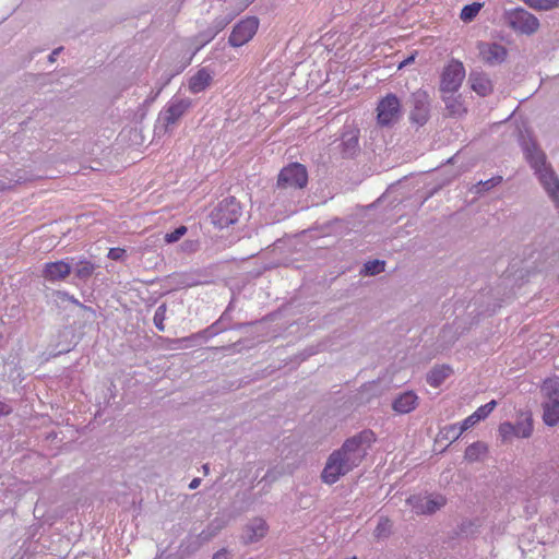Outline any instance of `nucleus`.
I'll use <instances>...</instances> for the list:
<instances>
[{"instance_id": "f704fd0d", "label": "nucleus", "mask_w": 559, "mask_h": 559, "mask_svg": "<svg viewBox=\"0 0 559 559\" xmlns=\"http://www.w3.org/2000/svg\"><path fill=\"white\" fill-rule=\"evenodd\" d=\"M496 405H497V402L495 400L488 402L487 404L478 407L474 412V417L478 418L479 421L487 418L488 415L495 409Z\"/></svg>"}, {"instance_id": "5fc2aeb1", "label": "nucleus", "mask_w": 559, "mask_h": 559, "mask_svg": "<svg viewBox=\"0 0 559 559\" xmlns=\"http://www.w3.org/2000/svg\"><path fill=\"white\" fill-rule=\"evenodd\" d=\"M203 471H204L205 474L209 473V471H210L209 464H204L203 465Z\"/></svg>"}, {"instance_id": "6e6d98bb", "label": "nucleus", "mask_w": 559, "mask_h": 559, "mask_svg": "<svg viewBox=\"0 0 559 559\" xmlns=\"http://www.w3.org/2000/svg\"><path fill=\"white\" fill-rule=\"evenodd\" d=\"M223 314H225V318H224V322L227 321V313L224 312Z\"/></svg>"}, {"instance_id": "9b49d317", "label": "nucleus", "mask_w": 559, "mask_h": 559, "mask_svg": "<svg viewBox=\"0 0 559 559\" xmlns=\"http://www.w3.org/2000/svg\"><path fill=\"white\" fill-rule=\"evenodd\" d=\"M406 502L416 514H433L445 506L447 499L441 495L428 497L415 495L411 496Z\"/></svg>"}, {"instance_id": "37998d69", "label": "nucleus", "mask_w": 559, "mask_h": 559, "mask_svg": "<svg viewBox=\"0 0 559 559\" xmlns=\"http://www.w3.org/2000/svg\"><path fill=\"white\" fill-rule=\"evenodd\" d=\"M388 525H389L388 520L380 521L374 531L376 536L377 537L386 536L388 535Z\"/></svg>"}, {"instance_id": "c756f323", "label": "nucleus", "mask_w": 559, "mask_h": 559, "mask_svg": "<svg viewBox=\"0 0 559 559\" xmlns=\"http://www.w3.org/2000/svg\"><path fill=\"white\" fill-rule=\"evenodd\" d=\"M480 9H481V4L478 2L467 4L462 9L460 17L464 22H471L475 19V16L478 14Z\"/></svg>"}, {"instance_id": "8fccbe9b", "label": "nucleus", "mask_w": 559, "mask_h": 559, "mask_svg": "<svg viewBox=\"0 0 559 559\" xmlns=\"http://www.w3.org/2000/svg\"><path fill=\"white\" fill-rule=\"evenodd\" d=\"M185 277H186V280H185V281H182V282H181V284H183V285H186V286H193V285H197V284H198V282L190 281V280L188 278V276H185Z\"/></svg>"}, {"instance_id": "ddd939ff", "label": "nucleus", "mask_w": 559, "mask_h": 559, "mask_svg": "<svg viewBox=\"0 0 559 559\" xmlns=\"http://www.w3.org/2000/svg\"><path fill=\"white\" fill-rule=\"evenodd\" d=\"M191 106L189 98H175L168 107L159 114L158 121L163 123L166 130L176 124Z\"/></svg>"}, {"instance_id": "b1692460", "label": "nucleus", "mask_w": 559, "mask_h": 559, "mask_svg": "<svg viewBox=\"0 0 559 559\" xmlns=\"http://www.w3.org/2000/svg\"><path fill=\"white\" fill-rule=\"evenodd\" d=\"M486 452L487 445L481 441H477L466 448L464 459L468 462H476L479 461L481 455Z\"/></svg>"}, {"instance_id": "72a5a7b5", "label": "nucleus", "mask_w": 559, "mask_h": 559, "mask_svg": "<svg viewBox=\"0 0 559 559\" xmlns=\"http://www.w3.org/2000/svg\"><path fill=\"white\" fill-rule=\"evenodd\" d=\"M162 234H153L145 239L144 247H142V252L152 251L154 249L158 250V247L162 245Z\"/></svg>"}, {"instance_id": "c03bdc74", "label": "nucleus", "mask_w": 559, "mask_h": 559, "mask_svg": "<svg viewBox=\"0 0 559 559\" xmlns=\"http://www.w3.org/2000/svg\"><path fill=\"white\" fill-rule=\"evenodd\" d=\"M126 254V250L122 248H111L108 252V258L111 260H121Z\"/></svg>"}, {"instance_id": "3c124183", "label": "nucleus", "mask_w": 559, "mask_h": 559, "mask_svg": "<svg viewBox=\"0 0 559 559\" xmlns=\"http://www.w3.org/2000/svg\"><path fill=\"white\" fill-rule=\"evenodd\" d=\"M60 50H61V48H58V49H55V50L51 52V55L49 56V60H50L51 62H53V61H55V58H56V56L59 53V51H60Z\"/></svg>"}, {"instance_id": "f3484780", "label": "nucleus", "mask_w": 559, "mask_h": 559, "mask_svg": "<svg viewBox=\"0 0 559 559\" xmlns=\"http://www.w3.org/2000/svg\"><path fill=\"white\" fill-rule=\"evenodd\" d=\"M468 83L479 96L489 95L493 88L489 76L483 72L472 71L468 75Z\"/></svg>"}, {"instance_id": "6e6552de", "label": "nucleus", "mask_w": 559, "mask_h": 559, "mask_svg": "<svg viewBox=\"0 0 559 559\" xmlns=\"http://www.w3.org/2000/svg\"><path fill=\"white\" fill-rule=\"evenodd\" d=\"M378 123L382 127H390L399 121L402 115L401 103L396 95L388 94L377 107Z\"/></svg>"}, {"instance_id": "cd10ccee", "label": "nucleus", "mask_w": 559, "mask_h": 559, "mask_svg": "<svg viewBox=\"0 0 559 559\" xmlns=\"http://www.w3.org/2000/svg\"><path fill=\"white\" fill-rule=\"evenodd\" d=\"M513 426L515 429V437H518V438H527L532 435V431H533L532 419L528 416L519 420Z\"/></svg>"}, {"instance_id": "49530a36", "label": "nucleus", "mask_w": 559, "mask_h": 559, "mask_svg": "<svg viewBox=\"0 0 559 559\" xmlns=\"http://www.w3.org/2000/svg\"><path fill=\"white\" fill-rule=\"evenodd\" d=\"M12 408L4 402H0V416L9 415Z\"/></svg>"}, {"instance_id": "20e7f679", "label": "nucleus", "mask_w": 559, "mask_h": 559, "mask_svg": "<svg viewBox=\"0 0 559 559\" xmlns=\"http://www.w3.org/2000/svg\"><path fill=\"white\" fill-rule=\"evenodd\" d=\"M307 182L306 167L299 163H292L280 171L276 191L281 194L287 190H300L307 186Z\"/></svg>"}, {"instance_id": "473e14b6", "label": "nucleus", "mask_w": 559, "mask_h": 559, "mask_svg": "<svg viewBox=\"0 0 559 559\" xmlns=\"http://www.w3.org/2000/svg\"><path fill=\"white\" fill-rule=\"evenodd\" d=\"M502 181V177L497 176L492 177L485 181H479L477 185H475V192L480 193L485 191H489L493 187L498 186Z\"/></svg>"}, {"instance_id": "7c9ffc66", "label": "nucleus", "mask_w": 559, "mask_h": 559, "mask_svg": "<svg viewBox=\"0 0 559 559\" xmlns=\"http://www.w3.org/2000/svg\"><path fill=\"white\" fill-rule=\"evenodd\" d=\"M188 231V228L183 225L177 227L174 231L162 235V241L166 243H175L180 240Z\"/></svg>"}, {"instance_id": "4c0bfd02", "label": "nucleus", "mask_w": 559, "mask_h": 559, "mask_svg": "<svg viewBox=\"0 0 559 559\" xmlns=\"http://www.w3.org/2000/svg\"><path fill=\"white\" fill-rule=\"evenodd\" d=\"M479 420L478 418L474 417V413L469 415L467 418H465L461 424L459 431L453 436V440H457L460 436L466 431L467 429L472 428L475 424H477Z\"/></svg>"}, {"instance_id": "9d476101", "label": "nucleus", "mask_w": 559, "mask_h": 559, "mask_svg": "<svg viewBox=\"0 0 559 559\" xmlns=\"http://www.w3.org/2000/svg\"><path fill=\"white\" fill-rule=\"evenodd\" d=\"M259 27V20L255 16H250L237 23L228 38V43L233 47H240L247 44L257 33Z\"/></svg>"}, {"instance_id": "0eeeda50", "label": "nucleus", "mask_w": 559, "mask_h": 559, "mask_svg": "<svg viewBox=\"0 0 559 559\" xmlns=\"http://www.w3.org/2000/svg\"><path fill=\"white\" fill-rule=\"evenodd\" d=\"M465 78V69L461 61L452 60L443 68L440 80V91L443 94L455 93Z\"/></svg>"}, {"instance_id": "a211bd4d", "label": "nucleus", "mask_w": 559, "mask_h": 559, "mask_svg": "<svg viewBox=\"0 0 559 559\" xmlns=\"http://www.w3.org/2000/svg\"><path fill=\"white\" fill-rule=\"evenodd\" d=\"M212 80H213L212 72L206 68H202L194 75H192L190 78L189 90L193 94L203 92L205 88H207L211 85Z\"/></svg>"}, {"instance_id": "423d86ee", "label": "nucleus", "mask_w": 559, "mask_h": 559, "mask_svg": "<svg viewBox=\"0 0 559 559\" xmlns=\"http://www.w3.org/2000/svg\"><path fill=\"white\" fill-rule=\"evenodd\" d=\"M504 19L512 29L521 34L532 35L539 27L538 19L523 8L507 11Z\"/></svg>"}, {"instance_id": "4468645a", "label": "nucleus", "mask_w": 559, "mask_h": 559, "mask_svg": "<svg viewBox=\"0 0 559 559\" xmlns=\"http://www.w3.org/2000/svg\"><path fill=\"white\" fill-rule=\"evenodd\" d=\"M477 48L481 60L488 66L502 63L508 55L507 48L498 43L480 41L478 43Z\"/></svg>"}, {"instance_id": "5701e85b", "label": "nucleus", "mask_w": 559, "mask_h": 559, "mask_svg": "<svg viewBox=\"0 0 559 559\" xmlns=\"http://www.w3.org/2000/svg\"><path fill=\"white\" fill-rule=\"evenodd\" d=\"M163 263L164 258L158 250L154 249L152 251L142 252V266L145 270H156L158 266H162Z\"/></svg>"}, {"instance_id": "7ed1b4c3", "label": "nucleus", "mask_w": 559, "mask_h": 559, "mask_svg": "<svg viewBox=\"0 0 559 559\" xmlns=\"http://www.w3.org/2000/svg\"><path fill=\"white\" fill-rule=\"evenodd\" d=\"M542 393L545 396L544 423L547 426H555L559 423V378L546 379L542 385Z\"/></svg>"}, {"instance_id": "2eb2a0df", "label": "nucleus", "mask_w": 559, "mask_h": 559, "mask_svg": "<svg viewBox=\"0 0 559 559\" xmlns=\"http://www.w3.org/2000/svg\"><path fill=\"white\" fill-rule=\"evenodd\" d=\"M72 271L71 262L67 260H58L47 262L41 270V277L47 282H61L64 281Z\"/></svg>"}, {"instance_id": "393cba45", "label": "nucleus", "mask_w": 559, "mask_h": 559, "mask_svg": "<svg viewBox=\"0 0 559 559\" xmlns=\"http://www.w3.org/2000/svg\"><path fill=\"white\" fill-rule=\"evenodd\" d=\"M224 318H225V314H222L217 321H215L213 324H211L209 328L204 329L203 331L199 332L198 334L193 335L192 337H195V338L201 337V336L212 337V336H215V335L219 334L221 332L227 330L228 326L226 324H224Z\"/></svg>"}, {"instance_id": "a878e982", "label": "nucleus", "mask_w": 559, "mask_h": 559, "mask_svg": "<svg viewBox=\"0 0 559 559\" xmlns=\"http://www.w3.org/2000/svg\"><path fill=\"white\" fill-rule=\"evenodd\" d=\"M224 318H225V314H222L217 321H215L213 324H211L209 328L204 329L203 331L199 332L198 334L193 335L192 337H195V338L201 337V336L212 337V336H215V335L219 334L221 332L227 330L228 326L226 324H224Z\"/></svg>"}, {"instance_id": "a18cd8bd", "label": "nucleus", "mask_w": 559, "mask_h": 559, "mask_svg": "<svg viewBox=\"0 0 559 559\" xmlns=\"http://www.w3.org/2000/svg\"><path fill=\"white\" fill-rule=\"evenodd\" d=\"M212 559H229V552L226 548H222L213 555Z\"/></svg>"}, {"instance_id": "4d7b16f0", "label": "nucleus", "mask_w": 559, "mask_h": 559, "mask_svg": "<svg viewBox=\"0 0 559 559\" xmlns=\"http://www.w3.org/2000/svg\"><path fill=\"white\" fill-rule=\"evenodd\" d=\"M350 559H357V558H356V557H353V558H350Z\"/></svg>"}, {"instance_id": "dca6fc26", "label": "nucleus", "mask_w": 559, "mask_h": 559, "mask_svg": "<svg viewBox=\"0 0 559 559\" xmlns=\"http://www.w3.org/2000/svg\"><path fill=\"white\" fill-rule=\"evenodd\" d=\"M269 526L261 518L250 520L243 527L241 539L243 544H253L262 539L267 533Z\"/></svg>"}, {"instance_id": "de8ad7c7", "label": "nucleus", "mask_w": 559, "mask_h": 559, "mask_svg": "<svg viewBox=\"0 0 559 559\" xmlns=\"http://www.w3.org/2000/svg\"><path fill=\"white\" fill-rule=\"evenodd\" d=\"M201 484V479L200 478H193L191 480V483L189 484V488L190 489H197Z\"/></svg>"}, {"instance_id": "09e8293b", "label": "nucleus", "mask_w": 559, "mask_h": 559, "mask_svg": "<svg viewBox=\"0 0 559 559\" xmlns=\"http://www.w3.org/2000/svg\"><path fill=\"white\" fill-rule=\"evenodd\" d=\"M236 345H237V344L235 343V344L227 345V346L213 347L212 349H214V350H219V349H222V350H229V349L234 348Z\"/></svg>"}, {"instance_id": "aec40b11", "label": "nucleus", "mask_w": 559, "mask_h": 559, "mask_svg": "<svg viewBox=\"0 0 559 559\" xmlns=\"http://www.w3.org/2000/svg\"><path fill=\"white\" fill-rule=\"evenodd\" d=\"M442 100L445 104V109L449 116L460 117L466 112V109L461 100V96H456L455 93L443 94Z\"/></svg>"}, {"instance_id": "4be33fe9", "label": "nucleus", "mask_w": 559, "mask_h": 559, "mask_svg": "<svg viewBox=\"0 0 559 559\" xmlns=\"http://www.w3.org/2000/svg\"><path fill=\"white\" fill-rule=\"evenodd\" d=\"M227 521L223 518H215L209 525L199 534L201 543H207L214 538L224 527H226Z\"/></svg>"}, {"instance_id": "58836bf2", "label": "nucleus", "mask_w": 559, "mask_h": 559, "mask_svg": "<svg viewBox=\"0 0 559 559\" xmlns=\"http://www.w3.org/2000/svg\"><path fill=\"white\" fill-rule=\"evenodd\" d=\"M499 433L503 440H509L512 437H515V429L513 424L511 423H502L499 426Z\"/></svg>"}, {"instance_id": "c85d7f7f", "label": "nucleus", "mask_w": 559, "mask_h": 559, "mask_svg": "<svg viewBox=\"0 0 559 559\" xmlns=\"http://www.w3.org/2000/svg\"><path fill=\"white\" fill-rule=\"evenodd\" d=\"M384 261L372 260L364 264L361 273L364 275L373 276L384 271Z\"/></svg>"}, {"instance_id": "bb28decb", "label": "nucleus", "mask_w": 559, "mask_h": 559, "mask_svg": "<svg viewBox=\"0 0 559 559\" xmlns=\"http://www.w3.org/2000/svg\"><path fill=\"white\" fill-rule=\"evenodd\" d=\"M95 269H96V265L93 262H91L86 259H82L76 263V266L74 270L75 276L81 280H86L93 275Z\"/></svg>"}, {"instance_id": "c9c22d12", "label": "nucleus", "mask_w": 559, "mask_h": 559, "mask_svg": "<svg viewBox=\"0 0 559 559\" xmlns=\"http://www.w3.org/2000/svg\"><path fill=\"white\" fill-rule=\"evenodd\" d=\"M199 249L200 241L198 239H187L179 246V250L185 254H193Z\"/></svg>"}, {"instance_id": "a19ab883", "label": "nucleus", "mask_w": 559, "mask_h": 559, "mask_svg": "<svg viewBox=\"0 0 559 559\" xmlns=\"http://www.w3.org/2000/svg\"><path fill=\"white\" fill-rule=\"evenodd\" d=\"M165 311H166V306L163 304V305L158 306V308L156 309V311L154 313V324L160 331L164 330L163 321L165 318Z\"/></svg>"}, {"instance_id": "1a4fd4ad", "label": "nucleus", "mask_w": 559, "mask_h": 559, "mask_svg": "<svg viewBox=\"0 0 559 559\" xmlns=\"http://www.w3.org/2000/svg\"><path fill=\"white\" fill-rule=\"evenodd\" d=\"M430 117V98L426 91L418 90L411 96L409 120L419 127L427 123Z\"/></svg>"}, {"instance_id": "864d4df0", "label": "nucleus", "mask_w": 559, "mask_h": 559, "mask_svg": "<svg viewBox=\"0 0 559 559\" xmlns=\"http://www.w3.org/2000/svg\"><path fill=\"white\" fill-rule=\"evenodd\" d=\"M155 281L154 277L142 280V283H153Z\"/></svg>"}, {"instance_id": "603ef678", "label": "nucleus", "mask_w": 559, "mask_h": 559, "mask_svg": "<svg viewBox=\"0 0 559 559\" xmlns=\"http://www.w3.org/2000/svg\"><path fill=\"white\" fill-rule=\"evenodd\" d=\"M450 332H451L450 328H443L441 331L442 337H445L448 335V333H450Z\"/></svg>"}, {"instance_id": "39448f33", "label": "nucleus", "mask_w": 559, "mask_h": 559, "mask_svg": "<svg viewBox=\"0 0 559 559\" xmlns=\"http://www.w3.org/2000/svg\"><path fill=\"white\" fill-rule=\"evenodd\" d=\"M240 203L234 197L222 200L211 212L212 223L218 228H226L238 222L241 216Z\"/></svg>"}, {"instance_id": "f8f14e48", "label": "nucleus", "mask_w": 559, "mask_h": 559, "mask_svg": "<svg viewBox=\"0 0 559 559\" xmlns=\"http://www.w3.org/2000/svg\"><path fill=\"white\" fill-rule=\"evenodd\" d=\"M359 135L360 131L357 128H348L343 131L337 145L342 158L353 159L360 154Z\"/></svg>"}, {"instance_id": "ea45409f", "label": "nucleus", "mask_w": 559, "mask_h": 559, "mask_svg": "<svg viewBox=\"0 0 559 559\" xmlns=\"http://www.w3.org/2000/svg\"><path fill=\"white\" fill-rule=\"evenodd\" d=\"M231 20H233V16H221V17L215 19V21L213 23L214 31L212 33V37L215 36L217 33H219L221 31H223L230 23Z\"/></svg>"}, {"instance_id": "f03ea898", "label": "nucleus", "mask_w": 559, "mask_h": 559, "mask_svg": "<svg viewBox=\"0 0 559 559\" xmlns=\"http://www.w3.org/2000/svg\"><path fill=\"white\" fill-rule=\"evenodd\" d=\"M524 153L547 195L551 199L556 209L559 210V177L550 164L547 163L546 154L534 141L524 143Z\"/></svg>"}, {"instance_id": "6ab92c4d", "label": "nucleus", "mask_w": 559, "mask_h": 559, "mask_svg": "<svg viewBox=\"0 0 559 559\" xmlns=\"http://www.w3.org/2000/svg\"><path fill=\"white\" fill-rule=\"evenodd\" d=\"M417 400L418 397L414 392H404L393 401L392 408L399 414H407L415 409Z\"/></svg>"}, {"instance_id": "f257e3e1", "label": "nucleus", "mask_w": 559, "mask_h": 559, "mask_svg": "<svg viewBox=\"0 0 559 559\" xmlns=\"http://www.w3.org/2000/svg\"><path fill=\"white\" fill-rule=\"evenodd\" d=\"M374 441V433L368 429L346 439L340 449L329 455L321 473L322 481L333 485L357 467Z\"/></svg>"}, {"instance_id": "e433bc0d", "label": "nucleus", "mask_w": 559, "mask_h": 559, "mask_svg": "<svg viewBox=\"0 0 559 559\" xmlns=\"http://www.w3.org/2000/svg\"><path fill=\"white\" fill-rule=\"evenodd\" d=\"M460 425L453 424L445 426L442 428L438 435V437L442 440H449L450 443L454 442L453 436L459 431Z\"/></svg>"}, {"instance_id": "79ce46f5", "label": "nucleus", "mask_w": 559, "mask_h": 559, "mask_svg": "<svg viewBox=\"0 0 559 559\" xmlns=\"http://www.w3.org/2000/svg\"><path fill=\"white\" fill-rule=\"evenodd\" d=\"M55 296L57 297V300L60 301V302L69 301V302H72V304H74L76 306L82 307V304L76 298H74L73 296L69 295L67 292L58 290V292L55 293Z\"/></svg>"}, {"instance_id": "412c9836", "label": "nucleus", "mask_w": 559, "mask_h": 559, "mask_svg": "<svg viewBox=\"0 0 559 559\" xmlns=\"http://www.w3.org/2000/svg\"><path fill=\"white\" fill-rule=\"evenodd\" d=\"M452 368L448 365L436 366L427 374V382L433 386H440L452 373Z\"/></svg>"}, {"instance_id": "2f4dec72", "label": "nucleus", "mask_w": 559, "mask_h": 559, "mask_svg": "<svg viewBox=\"0 0 559 559\" xmlns=\"http://www.w3.org/2000/svg\"><path fill=\"white\" fill-rule=\"evenodd\" d=\"M528 7L538 10H551L559 5V0H523Z\"/></svg>"}]
</instances>
